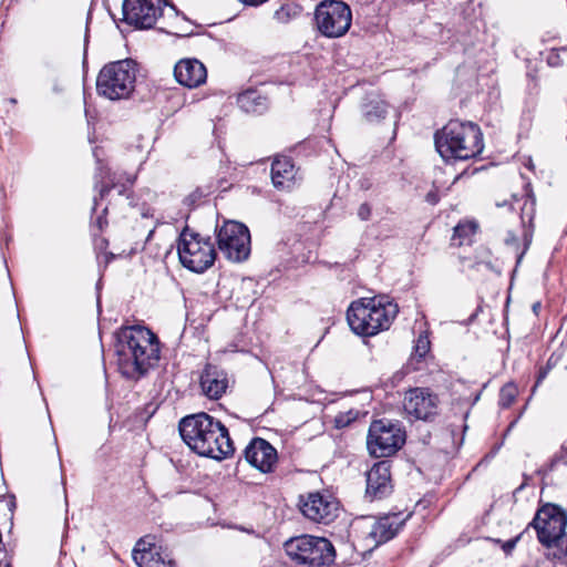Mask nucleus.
Masks as SVG:
<instances>
[{"instance_id": "41", "label": "nucleus", "mask_w": 567, "mask_h": 567, "mask_svg": "<svg viewBox=\"0 0 567 567\" xmlns=\"http://www.w3.org/2000/svg\"><path fill=\"white\" fill-rule=\"evenodd\" d=\"M506 244L509 245L514 241H516V238L509 233L508 237L505 239Z\"/></svg>"}, {"instance_id": "26", "label": "nucleus", "mask_w": 567, "mask_h": 567, "mask_svg": "<svg viewBox=\"0 0 567 567\" xmlns=\"http://www.w3.org/2000/svg\"><path fill=\"white\" fill-rule=\"evenodd\" d=\"M212 193V186H199L185 197L184 205L193 209L199 206Z\"/></svg>"}, {"instance_id": "45", "label": "nucleus", "mask_w": 567, "mask_h": 567, "mask_svg": "<svg viewBox=\"0 0 567 567\" xmlns=\"http://www.w3.org/2000/svg\"><path fill=\"white\" fill-rule=\"evenodd\" d=\"M64 498H65V504H68V495H66L65 491H64Z\"/></svg>"}, {"instance_id": "30", "label": "nucleus", "mask_w": 567, "mask_h": 567, "mask_svg": "<svg viewBox=\"0 0 567 567\" xmlns=\"http://www.w3.org/2000/svg\"><path fill=\"white\" fill-rule=\"evenodd\" d=\"M517 395V389L514 384H505L501 389L499 393V404L503 408H509L512 403L514 402L515 398Z\"/></svg>"}, {"instance_id": "17", "label": "nucleus", "mask_w": 567, "mask_h": 567, "mask_svg": "<svg viewBox=\"0 0 567 567\" xmlns=\"http://www.w3.org/2000/svg\"><path fill=\"white\" fill-rule=\"evenodd\" d=\"M199 388L209 400H219L229 388L227 372L212 363H207L199 375Z\"/></svg>"}, {"instance_id": "2", "label": "nucleus", "mask_w": 567, "mask_h": 567, "mask_svg": "<svg viewBox=\"0 0 567 567\" xmlns=\"http://www.w3.org/2000/svg\"><path fill=\"white\" fill-rule=\"evenodd\" d=\"M178 430L185 444L200 456L220 461L235 451L227 427L206 412L184 416Z\"/></svg>"}, {"instance_id": "25", "label": "nucleus", "mask_w": 567, "mask_h": 567, "mask_svg": "<svg viewBox=\"0 0 567 567\" xmlns=\"http://www.w3.org/2000/svg\"><path fill=\"white\" fill-rule=\"evenodd\" d=\"M477 224L474 221L458 223L454 227V233L451 238L452 246L461 247L463 245H470L472 237L475 235Z\"/></svg>"}, {"instance_id": "9", "label": "nucleus", "mask_w": 567, "mask_h": 567, "mask_svg": "<svg viewBox=\"0 0 567 567\" xmlns=\"http://www.w3.org/2000/svg\"><path fill=\"white\" fill-rule=\"evenodd\" d=\"M167 8L169 17L178 18L179 12L173 3L166 0H124L122 6L123 20L140 29H151Z\"/></svg>"}, {"instance_id": "16", "label": "nucleus", "mask_w": 567, "mask_h": 567, "mask_svg": "<svg viewBox=\"0 0 567 567\" xmlns=\"http://www.w3.org/2000/svg\"><path fill=\"white\" fill-rule=\"evenodd\" d=\"M244 454L246 461L261 473L272 472L278 460L276 449L261 437H254Z\"/></svg>"}, {"instance_id": "36", "label": "nucleus", "mask_w": 567, "mask_h": 567, "mask_svg": "<svg viewBox=\"0 0 567 567\" xmlns=\"http://www.w3.org/2000/svg\"><path fill=\"white\" fill-rule=\"evenodd\" d=\"M522 535L523 534H519L515 538H512V539L505 542L504 545H503V550L506 554L511 553L515 548V546H516L517 542L520 539Z\"/></svg>"}, {"instance_id": "24", "label": "nucleus", "mask_w": 567, "mask_h": 567, "mask_svg": "<svg viewBox=\"0 0 567 567\" xmlns=\"http://www.w3.org/2000/svg\"><path fill=\"white\" fill-rule=\"evenodd\" d=\"M389 105L378 96H372L362 106V113L368 122H379L388 114Z\"/></svg>"}, {"instance_id": "19", "label": "nucleus", "mask_w": 567, "mask_h": 567, "mask_svg": "<svg viewBox=\"0 0 567 567\" xmlns=\"http://www.w3.org/2000/svg\"><path fill=\"white\" fill-rule=\"evenodd\" d=\"M274 186L280 190H289L295 184L296 168L292 159L287 156L276 157L270 169Z\"/></svg>"}, {"instance_id": "28", "label": "nucleus", "mask_w": 567, "mask_h": 567, "mask_svg": "<svg viewBox=\"0 0 567 567\" xmlns=\"http://www.w3.org/2000/svg\"><path fill=\"white\" fill-rule=\"evenodd\" d=\"M359 414H360V412L358 410H349L347 412H340L334 417V421H333L334 426L337 429L347 427L358 419Z\"/></svg>"}, {"instance_id": "5", "label": "nucleus", "mask_w": 567, "mask_h": 567, "mask_svg": "<svg viewBox=\"0 0 567 567\" xmlns=\"http://www.w3.org/2000/svg\"><path fill=\"white\" fill-rule=\"evenodd\" d=\"M136 64L131 59L105 64L96 79V91L111 101L128 99L135 89Z\"/></svg>"}, {"instance_id": "8", "label": "nucleus", "mask_w": 567, "mask_h": 567, "mask_svg": "<svg viewBox=\"0 0 567 567\" xmlns=\"http://www.w3.org/2000/svg\"><path fill=\"white\" fill-rule=\"evenodd\" d=\"M315 22L322 35L340 38L351 27L352 12L350 7L341 0H323L316 7Z\"/></svg>"}, {"instance_id": "21", "label": "nucleus", "mask_w": 567, "mask_h": 567, "mask_svg": "<svg viewBox=\"0 0 567 567\" xmlns=\"http://www.w3.org/2000/svg\"><path fill=\"white\" fill-rule=\"evenodd\" d=\"M122 175H117L97 159L96 173L94 175V187L99 189V198L104 199L111 189L116 188L118 195L126 190L125 185L121 184Z\"/></svg>"}, {"instance_id": "32", "label": "nucleus", "mask_w": 567, "mask_h": 567, "mask_svg": "<svg viewBox=\"0 0 567 567\" xmlns=\"http://www.w3.org/2000/svg\"><path fill=\"white\" fill-rule=\"evenodd\" d=\"M372 207L369 203H362L358 208V217L362 221H367L371 218Z\"/></svg>"}, {"instance_id": "34", "label": "nucleus", "mask_w": 567, "mask_h": 567, "mask_svg": "<svg viewBox=\"0 0 567 567\" xmlns=\"http://www.w3.org/2000/svg\"><path fill=\"white\" fill-rule=\"evenodd\" d=\"M549 372V367H542L538 371L536 382L533 386V391L546 379L547 374Z\"/></svg>"}, {"instance_id": "37", "label": "nucleus", "mask_w": 567, "mask_h": 567, "mask_svg": "<svg viewBox=\"0 0 567 567\" xmlns=\"http://www.w3.org/2000/svg\"><path fill=\"white\" fill-rule=\"evenodd\" d=\"M425 200L431 205H435L439 203L440 198L435 190H431L426 194Z\"/></svg>"}, {"instance_id": "33", "label": "nucleus", "mask_w": 567, "mask_h": 567, "mask_svg": "<svg viewBox=\"0 0 567 567\" xmlns=\"http://www.w3.org/2000/svg\"><path fill=\"white\" fill-rule=\"evenodd\" d=\"M275 18L280 22H287L290 18L289 8L282 6L275 12Z\"/></svg>"}, {"instance_id": "22", "label": "nucleus", "mask_w": 567, "mask_h": 567, "mask_svg": "<svg viewBox=\"0 0 567 567\" xmlns=\"http://www.w3.org/2000/svg\"><path fill=\"white\" fill-rule=\"evenodd\" d=\"M142 542H138L133 550V559L140 567H174L173 560L167 559L159 553L156 546L141 548Z\"/></svg>"}, {"instance_id": "20", "label": "nucleus", "mask_w": 567, "mask_h": 567, "mask_svg": "<svg viewBox=\"0 0 567 567\" xmlns=\"http://www.w3.org/2000/svg\"><path fill=\"white\" fill-rule=\"evenodd\" d=\"M403 524L404 520L398 514L383 516L373 523L369 537L375 545L384 544L395 537Z\"/></svg>"}, {"instance_id": "27", "label": "nucleus", "mask_w": 567, "mask_h": 567, "mask_svg": "<svg viewBox=\"0 0 567 567\" xmlns=\"http://www.w3.org/2000/svg\"><path fill=\"white\" fill-rule=\"evenodd\" d=\"M551 557L554 559H557L561 563L567 564V533L566 530L561 536H558L557 539H555L550 544Z\"/></svg>"}, {"instance_id": "12", "label": "nucleus", "mask_w": 567, "mask_h": 567, "mask_svg": "<svg viewBox=\"0 0 567 567\" xmlns=\"http://www.w3.org/2000/svg\"><path fill=\"white\" fill-rule=\"evenodd\" d=\"M217 244L229 260H246L250 254L249 229L238 221H225L217 231Z\"/></svg>"}, {"instance_id": "39", "label": "nucleus", "mask_w": 567, "mask_h": 567, "mask_svg": "<svg viewBox=\"0 0 567 567\" xmlns=\"http://www.w3.org/2000/svg\"><path fill=\"white\" fill-rule=\"evenodd\" d=\"M107 247V240L104 238H101L100 241L96 243V248L102 251Z\"/></svg>"}, {"instance_id": "1", "label": "nucleus", "mask_w": 567, "mask_h": 567, "mask_svg": "<svg viewBox=\"0 0 567 567\" xmlns=\"http://www.w3.org/2000/svg\"><path fill=\"white\" fill-rule=\"evenodd\" d=\"M115 352L121 374L137 380L158 362L159 342L145 327H125L117 334Z\"/></svg>"}, {"instance_id": "44", "label": "nucleus", "mask_w": 567, "mask_h": 567, "mask_svg": "<svg viewBox=\"0 0 567 567\" xmlns=\"http://www.w3.org/2000/svg\"><path fill=\"white\" fill-rule=\"evenodd\" d=\"M523 254H524V252H522V254L518 256V258H517V264L522 260V258H523Z\"/></svg>"}, {"instance_id": "43", "label": "nucleus", "mask_w": 567, "mask_h": 567, "mask_svg": "<svg viewBox=\"0 0 567 567\" xmlns=\"http://www.w3.org/2000/svg\"><path fill=\"white\" fill-rule=\"evenodd\" d=\"M126 182H127L128 184H133L134 178H132V177H130V176H126Z\"/></svg>"}, {"instance_id": "38", "label": "nucleus", "mask_w": 567, "mask_h": 567, "mask_svg": "<svg viewBox=\"0 0 567 567\" xmlns=\"http://www.w3.org/2000/svg\"><path fill=\"white\" fill-rule=\"evenodd\" d=\"M241 3H244L245 6H251V7H258L265 2H267L268 0H239Z\"/></svg>"}, {"instance_id": "42", "label": "nucleus", "mask_w": 567, "mask_h": 567, "mask_svg": "<svg viewBox=\"0 0 567 567\" xmlns=\"http://www.w3.org/2000/svg\"><path fill=\"white\" fill-rule=\"evenodd\" d=\"M97 205H99V198L95 196V197H94L93 212H95V210H96Z\"/></svg>"}, {"instance_id": "10", "label": "nucleus", "mask_w": 567, "mask_h": 567, "mask_svg": "<svg viewBox=\"0 0 567 567\" xmlns=\"http://www.w3.org/2000/svg\"><path fill=\"white\" fill-rule=\"evenodd\" d=\"M405 443V432L389 420H375L369 427L367 446L374 457H389Z\"/></svg>"}, {"instance_id": "14", "label": "nucleus", "mask_w": 567, "mask_h": 567, "mask_svg": "<svg viewBox=\"0 0 567 567\" xmlns=\"http://www.w3.org/2000/svg\"><path fill=\"white\" fill-rule=\"evenodd\" d=\"M300 511L316 523L329 524L338 516L339 503L330 495L310 493L301 503Z\"/></svg>"}, {"instance_id": "35", "label": "nucleus", "mask_w": 567, "mask_h": 567, "mask_svg": "<svg viewBox=\"0 0 567 567\" xmlns=\"http://www.w3.org/2000/svg\"><path fill=\"white\" fill-rule=\"evenodd\" d=\"M107 207L103 209V214L99 215L93 224L94 227H96L100 231L103 230L104 226L107 225V220L104 218V214H106Z\"/></svg>"}, {"instance_id": "3", "label": "nucleus", "mask_w": 567, "mask_h": 567, "mask_svg": "<svg viewBox=\"0 0 567 567\" xmlns=\"http://www.w3.org/2000/svg\"><path fill=\"white\" fill-rule=\"evenodd\" d=\"M437 153L444 161H467L482 154L483 133L473 122L451 120L434 135Z\"/></svg>"}, {"instance_id": "15", "label": "nucleus", "mask_w": 567, "mask_h": 567, "mask_svg": "<svg viewBox=\"0 0 567 567\" xmlns=\"http://www.w3.org/2000/svg\"><path fill=\"white\" fill-rule=\"evenodd\" d=\"M365 498L373 502L383 499L393 492L391 478V464L389 461H379L367 472Z\"/></svg>"}, {"instance_id": "31", "label": "nucleus", "mask_w": 567, "mask_h": 567, "mask_svg": "<svg viewBox=\"0 0 567 567\" xmlns=\"http://www.w3.org/2000/svg\"><path fill=\"white\" fill-rule=\"evenodd\" d=\"M559 466H567V442H564L557 453L551 457L549 462V470L555 471Z\"/></svg>"}, {"instance_id": "23", "label": "nucleus", "mask_w": 567, "mask_h": 567, "mask_svg": "<svg viewBox=\"0 0 567 567\" xmlns=\"http://www.w3.org/2000/svg\"><path fill=\"white\" fill-rule=\"evenodd\" d=\"M239 107L246 113L261 114L267 109V100L255 90H247L237 97Z\"/></svg>"}, {"instance_id": "46", "label": "nucleus", "mask_w": 567, "mask_h": 567, "mask_svg": "<svg viewBox=\"0 0 567 567\" xmlns=\"http://www.w3.org/2000/svg\"><path fill=\"white\" fill-rule=\"evenodd\" d=\"M1 567H9V564L7 563L4 566H3V565H1Z\"/></svg>"}, {"instance_id": "40", "label": "nucleus", "mask_w": 567, "mask_h": 567, "mask_svg": "<svg viewBox=\"0 0 567 567\" xmlns=\"http://www.w3.org/2000/svg\"><path fill=\"white\" fill-rule=\"evenodd\" d=\"M103 258L105 265H107L114 258V255L112 252H104Z\"/></svg>"}, {"instance_id": "18", "label": "nucleus", "mask_w": 567, "mask_h": 567, "mask_svg": "<svg viewBox=\"0 0 567 567\" xmlns=\"http://www.w3.org/2000/svg\"><path fill=\"white\" fill-rule=\"evenodd\" d=\"M174 76L179 84L192 89L205 83L207 71L199 60L184 59L176 63Z\"/></svg>"}, {"instance_id": "29", "label": "nucleus", "mask_w": 567, "mask_h": 567, "mask_svg": "<svg viewBox=\"0 0 567 567\" xmlns=\"http://www.w3.org/2000/svg\"><path fill=\"white\" fill-rule=\"evenodd\" d=\"M431 342L426 333H421L414 344L413 354L420 360L423 359L430 351Z\"/></svg>"}, {"instance_id": "4", "label": "nucleus", "mask_w": 567, "mask_h": 567, "mask_svg": "<svg viewBox=\"0 0 567 567\" xmlns=\"http://www.w3.org/2000/svg\"><path fill=\"white\" fill-rule=\"evenodd\" d=\"M398 312V305L389 297L362 298L350 305L347 320L355 334L370 337L389 329Z\"/></svg>"}, {"instance_id": "6", "label": "nucleus", "mask_w": 567, "mask_h": 567, "mask_svg": "<svg viewBox=\"0 0 567 567\" xmlns=\"http://www.w3.org/2000/svg\"><path fill=\"white\" fill-rule=\"evenodd\" d=\"M284 548L292 563L303 567L330 566L336 558L332 543L324 537L301 535L288 539Z\"/></svg>"}, {"instance_id": "13", "label": "nucleus", "mask_w": 567, "mask_h": 567, "mask_svg": "<svg viewBox=\"0 0 567 567\" xmlns=\"http://www.w3.org/2000/svg\"><path fill=\"white\" fill-rule=\"evenodd\" d=\"M404 412L415 420L432 421L437 415L439 396L425 388H413L405 392Z\"/></svg>"}, {"instance_id": "11", "label": "nucleus", "mask_w": 567, "mask_h": 567, "mask_svg": "<svg viewBox=\"0 0 567 567\" xmlns=\"http://www.w3.org/2000/svg\"><path fill=\"white\" fill-rule=\"evenodd\" d=\"M528 527L536 530L537 539L545 548H550V544L566 530L567 513L559 505L547 503L537 509Z\"/></svg>"}, {"instance_id": "7", "label": "nucleus", "mask_w": 567, "mask_h": 567, "mask_svg": "<svg viewBox=\"0 0 567 567\" xmlns=\"http://www.w3.org/2000/svg\"><path fill=\"white\" fill-rule=\"evenodd\" d=\"M177 252L181 264L196 274L206 271L216 259V250L210 237H202L188 226H185L179 234Z\"/></svg>"}]
</instances>
